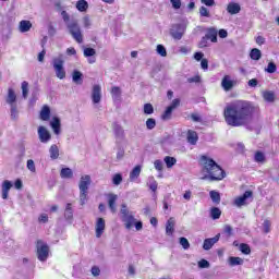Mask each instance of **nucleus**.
Returning <instances> with one entry per match:
<instances>
[{
  "label": "nucleus",
  "instance_id": "338daca9",
  "mask_svg": "<svg viewBox=\"0 0 279 279\" xmlns=\"http://www.w3.org/2000/svg\"><path fill=\"white\" fill-rule=\"evenodd\" d=\"M100 274H101V269H99V267H97V266L92 267V275L94 277L97 278V276H99Z\"/></svg>",
  "mask_w": 279,
  "mask_h": 279
},
{
  "label": "nucleus",
  "instance_id": "4468645a",
  "mask_svg": "<svg viewBox=\"0 0 279 279\" xmlns=\"http://www.w3.org/2000/svg\"><path fill=\"white\" fill-rule=\"evenodd\" d=\"M234 84H236V82H234L230 75H225L222 77V81H221V86L223 88V90H226V93L232 90L234 88Z\"/></svg>",
  "mask_w": 279,
  "mask_h": 279
},
{
  "label": "nucleus",
  "instance_id": "f3484780",
  "mask_svg": "<svg viewBox=\"0 0 279 279\" xmlns=\"http://www.w3.org/2000/svg\"><path fill=\"white\" fill-rule=\"evenodd\" d=\"M104 230H106V220L104 218H98L96 221V238L101 239V234H104Z\"/></svg>",
  "mask_w": 279,
  "mask_h": 279
},
{
  "label": "nucleus",
  "instance_id": "c03bdc74",
  "mask_svg": "<svg viewBox=\"0 0 279 279\" xmlns=\"http://www.w3.org/2000/svg\"><path fill=\"white\" fill-rule=\"evenodd\" d=\"M255 162H264L265 161V153L257 150L254 156Z\"/></svg>",
  "mask_w": 279,
  "mask_h": 279
},
{
  "label": "nucleus",
  "instance_id": "9d476101",
  "mask_svg": "<svg viewBox=\"0 0 279 279\" xmlns=\"http://www.w3.org/2000/svg\"><path fill=\"white\" fill-rule=\"evenodd\" d=\"M121 219L124 222L126 230H132V228H134V223H136V218H134V216H132L128 210L122 211Z\"/></svg>",
  "mask_w": 279,
  "mask_h": 279
},
{
  "label": "nucleus",
  "instance_id": "1a4fd4ad",
  "mask_svg": "<svg viewBox=\"0 0 279 279\" xmlns=\"http://www.w3.org/2000/svg\"><path fill=\"white\" fill-rule=\"evenodd\" d=\"M113 136L116 138V145H119L125 141V130L119 122L112 123Z\"/></svg>",
  "mask_w": 279,
  "mask_h": 279
},
{
  "label": "nucleus",
  "instance_id": "9b49d317",
  "mask_svg": "<svg viewBox=\"0 0 279 279\" xmlns=\"http://www.w3.org/2000/svg\"><path fill=\"white\" fill-rule=\"evenodd\" d=\"M50 128L56 136H60V134H62V120H60L59 117H52L50 120Z\"/></svg>",
  "mask_w": 279,
  "mask_h": 279
},
{
  "label": "nucleus",
  "instance_id": "58836bf2",
  "mask_svg": "<svg viewBox=\"0 0 279 279\" xmlns=\"http://www.w3.org/2000/svg\"><path fill=\"white\" fill-rule=\"evenodd\" d=\"M229 265L236 267V265H243V258L241 257H229Z\"/></svg>",
  "mask_w": 279,
  "mask_h": 279
},
{
  "label": "nucleus",
  "instance_id": "aec40b11",
  "mask_svg": "<svg viewBox=\"0 0 279 279\" xmlns=\"http://www.w3.org/2000/svg\"><path fill=\"white\" fill-rule=\"evenodd\" d=\"M227 12L231 15L239 14V12H241V4L236 2H229L227 5Z\"/></svg>",
  "mask_w": 279,
  "mask_h": 279
},
{
  "label": "nucleus",
  "instance_id": "6e6552de",
  "mask_svg": "<svg viewBox=\"0 0 279 279\" xmlns=\"http://www.w3.org/2000/svg\"><path fill=\"white\" fill-rule=\"evenodd\" d=\"M252 199H254V192L252 191H245L243 193V195L236 197L233 201L234 206H236L238 208H241V206H246V204H250V202H252Z\"/></svg>",
  "mask_w": 279,
  "mask_h": 279
},
{
  "label": "nucleus",
  "instance_id": "c756f323",
  "mask_svg": "<svg viewBox=\"0 0 279 279\" xmlns=\"http://www.w3.org/2000/svg\"><path fill=\"white\" fill-rule=\"evenodd\" d=\"M251 60L258 61L260 58H263V52L258 48H253L250 52Z\"/></svg>",
  "mask_w": 279,
  "mask_h": 279
},
{
  "label": "nucleus",
  "instance_id": "5701e85b",
  "mask_svg": "<svg viewBox=\"0 0 279 279\" xmlns=\"http://www.w3.org/2000/svg\"><path fill=\"white\" fill-rule=\"evenodd\" d=\"M175 228V218H170L166 223V234L171 236L174 232Z\"/></svg>",
  "mask_w": 279,
  "mask_h": 279
},
{
  "label": "nucleus",
  "instance_id": "473e14b6",
  "mask_svg": "<svg viewBox=\"0 0 279 279\" xmlns=\"http://www.w3.org/2000/svg\"><path fill=\"white\" fill-rule=\"evenodd\" d=\"M140 175H141V166H135L130 172L131 182H134V180L138 179Z\"/></svg>",
  "mask_w": 279,
  "mask_h": 279
},
{
  "label": "nucleus",
  "instance_id": "a211bd4d",
  "mask_svg": "<svg viewBox=\"0 0 279 279\" xmlns=\"http://www.w3.org/2000/svg\"><path fill=\"white\" fill-rule=\"evenodd\" d=\"M12 186H14V184L10 180H4L2 182V199H8V195L10 194Z\"/></svg>",
  "mask_w": 279,
  "mask_h": 279
},
{
  "label": "nucleus",
  "instance_id": "423d86ee",
  "mask_svg": "<svg viewBox=\"0 0 279 279\" xmlns=\"http://www.w3.org/2000/svg\"><path fill=\"white\" fill-rule=\"evenodd\" d=\"M185 32L186 25L184 23L172 24L170 28V36L174 40H182Z\"/></svg>",
  "mask_w": 279,
  "mask_h": 279
},
{
  "label": "nucleus",
  "instance_id": "7ed1b4c3",
  "mask_svg": "<svg viewBox=\"0 0 279 279\" xmlns=\"http://www.w3.org/2000/svg\"><path fill=\"white\" fill-rule=\"evenodd\" d=\"M90 175L85 174L81 177V180L78 182L81 206H84L86 202H88V190L90 189Z\"/></svg>",
  "mask_w": 279,
  "mask_h": 279
},
{
  "label": "nucleus",
  "instance_id": "a19ab883",
  "mask_svg": "<svg viewBox=\"0 0 279 279\" xmlns=\"http://www.w3.org/2000/svg\"><path fill=\"white\" fill-rule=\"evenodd\" d=\"M97 53V50L95 48H85L83 51V54L85 58H93Z\"/></svg>",
  "mask_w": 279,
  "mask_h": 279
},
{
  "label": "nucleus",
  "instance_id": "79ce46f5",
  "mask_svg": "<svg viewBox=\"0 0 279 279\" xmlns=\"http://www.w3.org/2000/svg\"><path fill=\"white\" fill-rule=\"evenodd\" d=\"M266 73H276V71H278V66L276 65V63L274 61H270L267 65V68L265 69Z\"/></svg>",
  "mask_w": 279,
  "mask_h": 279
},
{
  "label": "nucleus",
  "instance_id": "4d7b16f0",
  "mask_svg": "<svg viewBox=\"0 0 279 279\" xmlns=\"http://www.w3.org/2000/svg\"><path fill=\"white\" fill-rule=\"evenodd\" d=\"M210 219L217 220L221 217V210H210L209 213Z\"/></svg>",
  "mask_w": 279,
  "mask_h": 279
},
{
  "label": "nucleus",
  "instance_id": "f8f14e48",
  "mask_svg": "<svg viewBox=\"0 0 279 279\" xmlns=\"http://www.w3.org/2000/svg\"><path fill=\"white\" fill-rule=\"evenodd\" d=\"M37 132L40 143H49V141H51V133L49 130H47V128L39 126Z\"/></svg>",
  "mask_w": 279,
  "mask_h": 279
},
{
  "label": "nucleus",
  "instance_id": "2f4dec72",
  "mask_svg": "<svg viewBox=\"0 0 279 279\" xmlns=\"http://www.w3.org/2000/svg\"><path fill=\"white\" fill-rule=\"evenodd\" d=\"M60 177L64 180H71V178H73V170H71V168H62Z\"/></svg>",
  "mask_w": 279,
  "mask_h": 279
},
{
  "label": "nucleus",
  "instance_id": "412c9836",
  "mask_svg": "<svg viewBox=\"0 0 279 279\" xmlns=\"http://www.w3.org/2000/svg\"><path fill=\"white\" fill-rule=\"evenodd\" d=\"M41 121H49L51 119V108L48 105H45L39 114Z\"/></svg>",
  "mask_w": 279,
  "mask_h": 279
},
{
  "label": "nucleus",
  "instance_id": "680f3d73",
  "mask_svg": "<svg viewBox=\"0 0 279 279\" xmlns=\"http://www.w3.org/2000/svg\"><path fill=\"white\" fill-rule=\"evenodd\" d=\"M154 167L157 171H162V169H163L162 160H160V159L155 160Z\"/></svg>",
  "mask_w": 279,
  "mask_h": 279
},
{
  "label": "nucleus",
  "instance_id": "cd10ccee",
  "mask_svg": "<svg viewBox=\"0 0 279 279\" xmlns=\"http://www.w3.org/2000/svg\"><path fill=\"white\" fill-rule=\"evenodd\" d=\"M263 98L268 104H274L276 101V93H274L271 90H266L263 93Z\"/></svg>",
  "mask_w": 279,
  "mask_h": 279
},
{
  "label": "nucleus",
  "instance_id": "e2e57ef3",
  "mask_svg": "<svg viewBox=\"0 0 279 279\" xmlns=\"http://www.w3.org/2000/svg\"><path fill=\"white\" fill-rule=\"evenodd\" d=\"M194 60H196V62H202L204 60V52H202V51L195 52Z\"/></svg>",
  "mask_w": 279,
  "mask_h": 279
},
{
  "label": "nucleus",
  "instance_id": "39448f33",
  "mask_svg": "<svg viewBox=\"0 0 279 279\" xmlns=\"http://www.w3.org/2000/svg\"><path fill=\"white\" fill-rule=\"evenodd\" d=\"M68 32L70 35H72V38L76 40V43L82 44L84 43V35H82V28L80 27V24L77 21H72L66 24Z\"/></svg>",
  "mask_w": 279,
  "mask_h": 279
},
{
  "label": "nucleus",
  "instance_id": "864d4df0",
  "mask_svg": "<svg viewBox=\"0 0 279 279\" xmlns=\"http://www.w3.org/2000/svg\"><path fill=\"white\" fill-rule=\"evenodd\" d=\"M26 167L28 171H32V173H36V163L34 162L33 159L27 160Z\"/></svg>",
  "mask_w": 279,
  "mask_h": 279
},
{
  "label": "nucleus",
  "instance_id": "a878e982",
  "mask_svg": "<svg viewBox=\"0 0 279 279\" xmlns=\"http://www.w3.org/2000/svg\"><path fill=\"white\" fill-rule=\"evenodd\" d=\"M49 154L51 160H58V158L60 157V148H58V145H51L49 148Z\"/></svg>",
  "mask_w": 279,
  "mask_h": 279
},
{
  "label": "nucleus",
  "instance_id": "393cba45",
  "mask_svg": "<svg viewBox=\"0 0 279 279\" xmlns=\"http://www.w3.org/2000/svg\"><path fill=\"white\" fill-rule=\"evenodd\" d=\"M217 28L210 27L207 29L205 36L210 40V43H217Z\"/></svg>",
  "mask_w": 279,
  "mask_h": 279
},
{
  "label": "nucleus",
  "instance_id": "bb28decb",
  "mask_svg": "<svg viewBox=\"0 0 279 279\" xmlns=\"http://www.w3.org/2000/svg\"><path fill=\"white\" fill-rule=\"evenodd\" d=\"M29 29H32V22H29L27 20H22L20 22V32L22 34H25V33L29 32Z\"/></svg>",
  "mask_w": 279,
  "mask_h": 279
},
{
  "label": "nucleus",
  "instance_id": "de8ad7c7",
  "mask_svg": "<svg viewBox=\"0 0 279 279\" xmlns=\"http://www.w3.org/2000/svg\"><path fill=\"white\" fill-rule=\"evenodd\" d=\"M118 145V151H117V160L123 159V156H125V149L122 147L121 144Z\"/></svg>",
  "mask_w": 279,
  "mask_h": 279
},
{
  "label": "nucleus",
  "instance_id": "13d9d810",
  "mask_svg": "<svg viewBox=\"0 0 279 279\" xmlns=\"http://www.w3.org/2000/svg\"><path fill=\"white\" fill-rule=\"evenodd\" d=\"M173 10H180L182 8V0H170Z\"/></svg>",
  "mask_w": 279,
  "mask_h": 279
},
{
  "label": "nucleus",
  "instance_id": "a18cd8bd",
  "mask_svg": "<svg viewBox=\"0 0 279 279\" xmlns=\"http://www.w3.org/2000/svg\"><path fill=\"white\" fill-rule=\"evenodd\" d=\"M263 228L265 234H269V232H271V221L269 219L264 220Z\"/></svg>",
  "mask_w": 279,
  "mask_h": 279
},
{
  "label": "nucleus",
  "instance_id": "20e7f679",
  "mask_svg": "<svg viewBox=\"0 0 279 279\" xmlns=\"http://www.w3.org/2000/svg\"><path fill=\"white\" fill-rule=\"evenodd\" d=\"M52 68L58 80H64L66 77V70H64V54H59L51 61Z\"/></svg>",
  "mask_w": 279,
  "mask_h": 279
},
{
  "label": "nucleus",
  "instance_id": "b1692460",
  "mask_svg": "<svg viewBox=\"0 0 279 279\" xmlns=\"http://www.w3.org/2000/svg\"><path fill=\"white\" fill-rule=\"evenodd\" d=\"M197 141H199L197 132L193 130L187 131V143H190V145H197Z\"/></svg>",
  "mask_w": 279,
  "mask_h": 279
},
{
  "label": "nucleus",
  "instance_id": "69168bd1",
  "mask_svg": "<svg viewBox=\"0 0 279 279\" xmlns=\"http://www.w3.org/2000/svg\"><path fill=\"white\" fill-rule=\"evenodd\" d=\"M201 3H203V5H206L207 8H213V5H215V0H201Z\"/></svg>",
  "mask_w": 279,
  "mask_h": 279
},
{
  "label": "nucleus",
  "instance_id": "72a5a7b5",
  "mask_svg": "<svg viewBox=\"0 0 279 279\" xmlns=\"http://www.w3.org/2000/svg\"><path fill=\"white\" fill-rule=\"evenodd\" d=\"M76 10H78V12H86V10H88V2L86 0H78L76 2Z\"/></svg>",
  "mask_w": 279,
  "mask_h": 279
},
{
  "label": "nucleus",
  "instance_id": "f704fd0d",
  "mask_svg": "<svg viewBox=\"0 0 279 279\" xmlns=\"http://www.w3.org/2000/svg\"><path fill=\"white\" fill-rule=\"evenodd\" d=\"M10 112H11V120L16 121L19 119V106L17 105H11L10 106Z\"/></svg>",
  "mask_w": 279,
  "mask_h": 279
},
{
  "label": "nucleus",
  "instance_id": "052dcab7",
  "mask_svg": "<svg viewBox=\"0 0 279 279\" xmlns=\"http://www.w3.org/2000/svg\"><path fill=\"white\" fill-rule=\"evenodd\" d=\"M61 16L63 19V22L65 25H69V21H71V16L69 15V13L66 11H61Z\"/></svg>",
  "mask_w": 279,
  "mask_h": 279
},
{
  "label": "nucleus",
  "instance_id": "6e6d98bb",
  "mask_svg": "<svg viewBox=\"0 0 279 279\" xmlns=\"http://www.w3.org/2000/svg\"><path fill=\"white\" fill-rule=\"evenodd\" d=\"M198 267L199 269H208V267H210V262L206 259H201L198 262Z\"/></svg>",
  "mask_w": 279,
  "mask_h": 279
},
{
  "label": "nucleus",
  "instance_id": "603ef678",
  "mask_svg": "<svg viewBox=\"0 0 279 279\" xmlns=\"http://www.w3.org/2000/svg\"><path fill=\"white\" fill-rule=\"evenodd\" d=\"M146 128H147V130H154V128H156V119L148 118L146 120Z\"/></svg>",
  "mask_w": 279,
  "mask_h": 279
},
{
  "label": "nucleus",
  "instance_id": "ea45409f",
  "mask_svg": "<svg viewBox=\"0 0 279 279\" xmlns=\"http://www.w3.org/2000/svg\"><path fill=\"white\" fill-rule=\"evenodd\" d=\"M121 182H123V174H121V173L113 174L112 184L114 186H119L121 184Z\"/></svg>",
  "mask_w": 279,
  "mask_h": 279
},
{
  "label": "nucleus",
  "instance_id": "4be33fe9",
  "mask_svg": "<svg viewBox=\"0 0 279 279\" xmlns=\"http://www.w3.org/2000/svg\"><path fill=\"white\" fill-rule=\"evenodd\" d=\"M5 102L9 106H16V93L12 88L8 89V96H7Z\"/></svg>",
  "mask_w": 279,
  "mask_h": 279
},
{
  "label": "nucleus",
  "instance_id": "8fccbe9b",
  "mask_svg": "<svg viewBox=\"0 0 279 279\" xmlns=\"http://www.w3.org/2000/svg\"><path fill=\"white\" fill-rule=\"evenodd\" d=\"M179 243L183 247V250H189V247H191V243L186 238H180Z\"/></svg>",
  "mask_w": 279,
  "mask_h": 279
},
{
  "label": "nucleus",
  "instance_id": "ddd939ff",
  "mask_svg": "<svg viewBox=\"0 0 279 279\" xmlns=\"http://www.w3.org/2000/svg\"><path fill=\"white\" fill-rule=\"evenodd\" d=\"M219 239H221V233L216 234L214 238L205 239L203 243V250L208 252V250H213V245L218 243Z\"/></svg>",
  "mask_w": 279,
  "mask_h": 279
},
{
  "label": "nucleus",
  "instance_id": "c9c22d12",
  "mask_svg": "<svg viewBox=\"0 0 279 279\" xmlns=\"http://www.w3.org/2000/svg\"><path fill=\"white\" fill-rule=\"evenodd\" d=\"M209 195L214 204H219V202H221V194L219 192L214 190L209 192Z\"/></svg>",
  "mask_w": 279,
  "mask_h": 279
},
{
  "label": "nucleus",
  "instance_id": "f257e3e1",
  "mask_svg": "<svg viewBox=\"0 0 279 279\" xmlns=\"http://www.w3.org/2000/svg\"><path fill=\"white\" fill-rule=\"evenodd\" d=\"M258 112V107L254 106V102L250 100H235L228 104L223 109L225 122L230 128H246V130H254L252 120L254 113Z\"/></svg>",
  "mask_w": 279,
  "mask_h": 279
},
{
  "label": "nucleus",
  "instance_id": "0e129e2a",
  "mask_svg": "<svg viewBox=\"0 0 279 279\" xmlns=\"http://www.w3.org/2000/svg\"><path fill=\"white\" fill-rule=\"evenodd\" d=\"M179 106H180V98H175L172 100V102L168 107L171 108L172 110H175V108H178Z\"/></svg>",
  "mask_w": 279,
  "mask_h": 279
},
{
  "label": "nucleus",
  "instance_id": "e433bc0d",
  "mask_svg": "<svg viewBox=\"0 0 279 279\" xmlns=\"http://www.w3.org/2000/svg\"><path fill=\"white\" fill-rule=\"evenodd\" d=\"M172 114H173V109L171 107H167L161 116L162 121L171 120Z\"/></svg>",
  "mask_w": 279,
  "mask_h": 279
},
{
  "label": "nucleus",
  "instance_id": "6ab92c4d",
  "mask_svg": "<svg viewBox=\"0 0 279 279\" xmlns=\"http://www.w3.org/2000/svg\"><path fill=\"white\" fill-rule=\"evenodd\" d=\"M72 82L81 86V84H84V74L78 70H74L72 72Z\"/></svg>",
  "mask_w": 279,
  "mask_h": 279
},
{
  "label": "nucleus",
  "instance_id": "7c9ffc66",
  "mask_svg": "<svg viewBox=\"0 0 279 279\" xmlns=\"http://www.w3.org/2000/svg\"><path fill=\"white\" fill-rule=\"evenodd\" d=\"M111 95H112L113 101H121V87L113 86L111 88Z\"/></svg>",
  "mask_w": 279,
  "mask_h": 279
},
{
  "label": "nucleus",
  "instance_id": "3c124183",
  "mask_svg": "<svg viewBox=\"0 0 279 279\" xmlns=\"http://www.w3.org/2000/svg\"><path fill=\"white\" fill-rule=\"evenodd\" d=\"M208 37H206V35L204 37H202L201 41L198 43V48L199 49H204L206 47H209L210 44H208Z\"/></svg>",
  "mask_w": 279,
  "mask_h": 279
},
{
  "label": "nucleus",
  "instance_id": "37998d69",
  "mask_svg": "<svg viewBox=\"0 0 279 279\" xmlns=\"http://www.w3.org/2000/svg\"><path fill=\"white\" fill-rule=\"evenodd\" d=\"M240 252H242V254L248 255L252 254V248H250V244L241 243Z\"/></svg>",
  "mask_w": 279,
  "mask_h": 279
},
{
  "label": "nucleus",
  "instance_id": "0eeeda50",
  "mask_svg": "<svg viewBox=\"0 0 279 279\" xmlns=\"http://www.w3.org/2000/svg\"><path fill=\"white\" fill-rule=\"evenodd\" d=\"M37 258L41 263H45L49 258V245L43 242V240L37 241Z\"/></svg>",
  "mask_w": 279,
  "mask_h": 279
},
{
  "label": "nucleus",
  "instance_id": "f03ea898",
  "mask_svg": "<svg viewBox=\"0 0 279 279\" xmlns=\"http://www.w3.org/2000/svg\"><path fill=\"white\" fill-rule=\"evenodd\" d=\"M201 162L203 165V172L207 173L201 178V180H209V182H219L226 178V170L221 169V166L217 165L215 159L209 158L206 155L201 156Z\"/></svg>",
  "mask_w": 279,
  "mask_h": 279
},
{
  "label": "nucleus",
  "instance_id": "dca6fc26",
  "mask_svg": "<svg viewBox=\"0 0 279 279\" xmlns=\"http://www.w3.org/2000/svg\"><path fill=\"white\" fill-rule=\"evenodd\" d=\"M92 101L93 104H99L101 101V86L94 85L92 90Z\"/></svg>",
  "mask_w": 279,
  "mask_h": 279
},
{
  "label": "nucleus",
  "instance_id": "bf43d9fd",
  "mask_svg": "<svg viewBox=\"0 0 279 279\" xmlns=\"http://www.w3.org/2000/svg\"><path fill=\"white\" fill-rule=\"evenodd\" d=\"M187 82L190 84H199V82H202V76L201 75H195L193 77L187 78Z\"/></svg>",
  "mask_w": 279,
  "mask_h": 279
},
{
  "label": "nucleus",
  "instance_id": "c85d7f7f",
  "mask_svg": "<svg viewBox=\"0 0 279 279\" xmlns=\"http://www.w3.org/2000/svg\"><path fill=\"white\" fill-rule=\"evenodd\" d=\"M163 162H165L167 169H172L173 167H175V163L178 162V159H175V157L166 156L163 158Z\"/></svg>",
  "mask_w": 279,
  "mask_h": 279
},
{
  "label": "nucleus",
  "instance_id": "4c0bfd02",
  "mask_svg": "<svg viewBox=\"0 0 279 279\" xmlns=\"http://www.w3.org/2000/svg\"><path fill=\"white\" fill-rule=\"evenodd\" d=\"M29 94V83L27 81L22 82V97L27 99V95Z\"/></svg>",
  "mask_w": 279,
  "mask_h": 279
},
{
  "label": "nucleus",
  "instance_id": "2eb2a0df",
  "mask_svg": "<svg viewBox=\"0 0 279 279\" xmlns=\"http://www.w3.org/2000/svg\"><path fill=\"white\" fill-rule=\"evenodd\" d=\"M107 198V204L110 210H117V199H119V195L113 193L105 194Z\"/></svg>",
  "mask_w": 279,
  "mask_h": 279
},
{
  "label": "nucleus",
  "instance_id": "09e8293b",
  "mask_svg": "<svg viewBox=\"0 0 279 279\" xmlns=\"http://www.w3.org/2000/svg\"><path fill=\"white\" fill-rule=\"evenodd\" d=\"M144 114H154V105L147 102L144 105Z\"/></svg>",
  "mask_w": 279,
  "mask_h": 279
},
{
  "label": "nucleus",
  "instance_id": "49530a36",
  "mask_svg": "<svg viewBox=\"0 0 279 279\" xmlns=\"http://www.w3.org/2000/svg\"><path fill=\"white\" fill-rule=\"evenodd\" d=\"M156 51L159 56H161V58H167V48H165L162 45H157Z\"/></svg>",
  "mask_w": 279,
  "mask_h": 279
},
{
  "label": "nucleus",
  "instance_id": "5fc2aeb1",
  "mask_svg": "<svg viewBox=\"0 0 279 279\" xmlns=\"http://www.w3.org/2000/svg\"><path fill=\"white\" fill-rule=\"evenodd\" d=\"M199 15L204 16L206 19H210V11L206 7H201L199 8Z\"/></svg>",
  "mask_w": 279,
  "mask_h": 279
},
{
  "label": "nucleus",
  "instance_id": "774afa93",
  "mask_svg": "<svg viewBox=\"0 0 279 279\" xmlns=\"http://www.w3.org/2000/svg\"><path fill=\"white\" fill-rule=\"evenodd\" d=\"M56 32H57V31H56V27L50 24V25L48 26V35L51 36V37H53V36H56Z\"/></svg>",
  "mask_w": 279,
  "mask_h": 279
}]
</instances>
